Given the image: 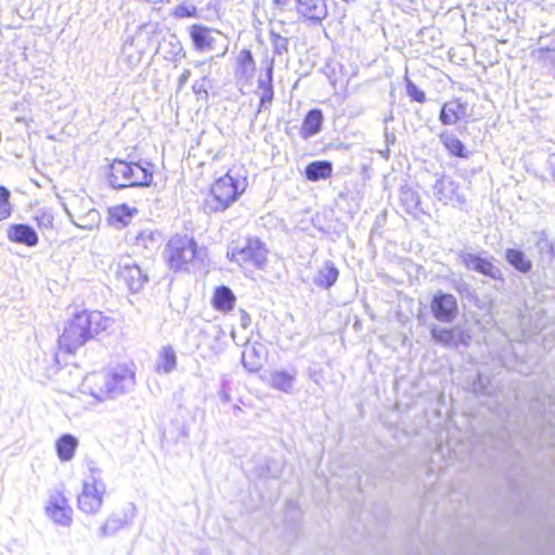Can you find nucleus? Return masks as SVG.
Instances as JSON below:
<instances>
[{"label": "nucleus", "instance_id": "nucleus-19", "mask_svg": "<svg viewBox=\"0 0 555 555\" xmlns=\"http://www.w3.org/2000/svg\"><path fill=\"white\" fill-rule=\"evenodd\" d=\"M235 302L236 297L230 287L222 285L215 288L211 305L217 311L228 313L234 309Z\"/></svg>", "mask_w": 555, "mask_h": 555}, {"label": "nucleus", "instance_id": "nucleus-37", "mask_svg": "<svg viewBox=\"0 0 555 555\" xmlns=\"http://www.w3.org/2000/svg\"><path fill=\"white\" fill-rule=\"evenodd\" d=\"M242 314H243V320H244L246 323H248V322H249V315H248V313H247V312H245V311H242Z\"/></svg>", "mask_w": 555, "mask_h": 555}, {"label": "nucleus", "instance_id": "nucleus-30", "mask_svg": "<svg viewBox=\"0 0 555 555\" xmlns=\"http://www.w3.org/2000/svg\"><path fill=\"white\" fill-rule=\"evenodd\" d=\"M12 212L11 193L8 188L0 185V222L8 220Z\"/></svg>", "mask_w": 555, "mask_h": 555}, {"label": "nucleus", "instance_id": "nucleus-35", "mask_svg": "<svg viewBox=\"0 0 555 555\" xmlns=\"http://www.w3.org/2000/svg\"><path fill=\"white\" fill-rule=\"evenodd\" d=\"M173 14L179 18L192 17L196 15V9L189 5H179L176 8Z\"/></svg>", "mask_w": 555, "mask_h": 555}, {"label": "nucleus", "instance_id": "nucleus-13", "mask_svg": "<svg viewBox=\"0 0 555 555\" xmlns=\"http://www.w3.org/2000/svg\"><path fill=\"white\" fill-rule=\"evenodd\" d=\"M7 236L10 242L27 247H34L39 242L36 231L25 223H13L9 225Z\"/></svg>", "mask_w": 555, "mask_h": 555}, {"label": "nucleus", "instance_id": "nucleus-38", "mask_svg": "<svg viewBox=\"0 0 555 555\" xmlns=\"http://www.w3.org/2000/svg\"><path fill=\"white\" fill-rule=\"evenodd\" d=\"M550 250L552 254H554V246L552 244H550Z\"/></svg>", "mask_w": 555, "mask_h": 555}, {"label": "nucleus", "instance_id": "nucleus-33", "mask_svg": "<svg viewBox=\"0 0 555 555\" xmlns=\"http://www.w3.org/2000/svg\"><path fill=\"white\" fill-rule=\"evenodd\" d=\"M208 89H209V86L207 83L206 77H204L201 81H196L192 86V91L198 100H207L208 99V95H209Z\"/></svg>", "mask_w": 555, "mask_h": 555}, {"label": "nucleus", "instance_id": "nucleus-8", "mask_svg": "<svg viewBox=\"0 0 555 555\" xmlns=\"http://www.w3.org/2000/svg\"><path fill=\"white\" fill-rule=\"evenodd\" d=\"M468 116V104L461 98H451L442 103L439 112V120L443 126H454L466 121Z\"/></svg>", "mask_w": 555, "mask_h": 555}, {"label": "nucleus", "instance_id": "nucleus-29", "mask_svg": "<svg viewBox=\"0 0 555 555\" xmlns=\"http://www.w3.org/2000/svg\"><path fill=\"white\" fill-rule=\"evenodd\" d=\"M259 88L262 90V94L260 96V105L271 104L274 91L272 87V65L268 67L267 70V79L264 81H259Z\"/></svg>", "mask_w": 555, "mask_h": 555}, {"label": "nucleus", "instance_id": "nucleus-11", "mask_svg": "<svg viewBox=\"0 0 555 555\" xmlns=\"http://www.w3.org/2000/svg\"><path fill=\"white\" fill-rule=\"evenodd\" d=\"M267 357L268 349L263 344H247L242 353V363L247 371L257 373L263 367Z\"/></svg>", "mask_w": 555, "mask_h": 555}, {"label": "nucleus", "instance_id": "nucleus-28", "mask_svg": "<svg viewBox=\"0 0 555 555\" xmlns=\"http://www.w3.org/2000/svg\"><path fill=\"white\" fill-rule=\"evenodd\" d=\"M177 364L176 353L172 347L167 346L164 347L159 354V361L157 364V371L169 373L171 372Z\"/></svg>", "mask_w": 555, "mask_h": 555}, {"label": "nucleus", "instance_id": "nucleus-20", "mask_svg": "<svg viewBox=\"0 0 555 555\" xmlns=\"http://www.w3.org/2000/svg\"><path fill=\"white\" fill-rule=\"evenodd\" d=\"M440 142L451 157L467 158L470 155L465 144L452 132L443 131L439 134Z\"/></svg>", "mask_w": 555, "mask_h": 555}, {"label": "nucleus", "instance_id": "nucleus-2", "mask_svg": "<svg viewBox=\"0 0 555 555\" xmlns=\"http://www.w3.org/2000/svg\"><path fill=\"white\" fill-rule=\"evenodd\" d=\"M248 188V178L232 167L210 184L203 207L209 214L222 212L236 203Z\"/></svg>", "mask_w": 555, "mask_h": 555}, {"label": "nucleus", "instance_id": "nucleus-3", "mask_svg": "<svg viewBox=\"0 0 555 555\" xmlns=\"http://www.w3.org/2000/svg\"><path fill=\"white\" fill-rule=\"evenodd\" d=\"M155 167L149 160L114 158L107 166L106 180L114 189L145 188L154 180Z\"/></svg>", "mask_w": 555, "mask_h": 555}, {"label": "nucleus", "instance_id": "nucleus-31", "mask_svg": "<svg viewBox=\"0 0 555 555\" xmlns=\"http://www.w3.org/2000/svg\"><path fill=\"white\" fill-rule=\"evenodd\" d=\"M405 89L408 96L417 103H424L426 101V95L423 90H421L412 80L405 79Z\"/></svg>", "mask_w": 555, "mask_h": 555}, {"label": "nucleus", "instance_id": "nucleus-23", "mask_svg": "<svg viewBox=\"0 0 555 555\" xmlns=\"http://www.w3.org/2000/svg\"><path fill=\"white\" fill-rule=\"evenodd\" d=\"M190 37L194 47L198 50H209L214 48L215 39L212 29L201 24H194L190 27Z\"/></svg>", "mask_w": 555, "mask_h": 555}, {"label": "nucleus", "instance_id": "nucleus-21", "mask_svg": "<svg viewBox=\"0 0 555 555\" xmlns=\"http://www.w3.org/2000/svg\"><path fill=\"white\" fill-rule=\"evenodd\" d=\"M304 176L308 181L318 182L333 176V164L330 160H314L305 167Z\"/></svg>", "mask_w": 555, "mask_h": 555}, {"label": "nucleus", "instance_id": "nucleus-36", "mask_svg": "<svg viewBox=\"0 0 555 555\" xmlns=\"http://www.w3.org/2000/svg\"><path fill=\"white\" fill-rule=\"evenodd\" d=\"M292 0H272V7L274 10L279 12H283Z\"/></svg>", "mask_w": 555, "mask_h": 555}, {"label": "nucleus", "instance_id": "nucleus-10", "mask_svg": "<svg viewBox=\"0 0 555 555\" xmlns=\"http://www.w3.org/2000/svg\"><path fill=\"white\" fill-rule=\"evenodd\" d=\"M267 250L259 242H248L244 247L237 249L233 257L241 267L260 268L266 261Z\"/></svg>", "mask_w": 555, "mask_h": 555}, {"label": "nucleus", "instance_id": "nucleus-5", "mask_svg": "<svg viewBox=\"0 0 555 555\" xmlns=\"http://www.w3.org/2000/svg\"><path fill=\"white\" fill-rule=\"evenodd\" d=\"M429 307L433 317L442 323H452L460 313L456 297L453 294L441 291L436 292L431 296Z\"/></svg>", "mask_w": 555, "mask_h": 555}, {"label": "nucleus", "instance_id": "nucleus-6", "mask_svg": "<svg viewBox=\"0 0 555 555\" xmlns=\"http://www.w3.org/2000/svg\"><path fill=\"white\" fill-rule=\"evenodd\" d=\"M104 493L105 486L101 481L85 482L77 499L78 508L85 514H95L102 506Z\"/></svg>", "mask_w": 555, "mask_h": 555}, {"label": "nucleus", "instance_id": "nucleus-26", "mask_svg": "<svg viewBox=\"0 0 555 555\" xmlns=\"http://www.w3.org/2000/svg\"><path fill=\"white\" fill-rule=\"evenodd\" d=\"M506 261L518 272L528 273L532 269L531 260L524 251L516 248H507L505 251Z\"/></svg>", "mask_w": 555, "mask_h": 555}, {"label": "nucleus", "instance_id": "nucleus-24", "mask_svg": "<svg viewBox=\"0 0 555 555\" xmlns=\"http://www.w3.org/2000/svg\"><path fill=\"white\" fill-rule=\"evenodd\" d=\"M137 211V208L130 207L128 204L113 206L108 210V222L115 227H125Z\"/></svg>", "mask_w": 555, "mask_h": 555}, {"label": "nucleus", "instance_id": "nucleus-25", "mask_svg": "<svg viewBox=\"0 0 555 555\" xmlns=\"http://www.w3.org/2000/svg\"><path fill=\"white\" fill-rule=\"evenodd\" d=\"M77 447L78 440L69 434L61 436L55 442L56 453L62 462L70 461L75 455Z\"/></svg>", "mask_w": 555, "mask_h": 555}, {"label": "nucleus", "instance_id": "nucleus-18", "mask_svg": "<svg viewBox=\"0 0 555 555\" xmlns=\"http://www.w3.org/2000/svg\"><path fill=\"white\" fill-rule=\"evenodd\" d=\"M295 378L294 372L284 369L274 370L270 373L268 384L276 391L291 393L294 389Z\"/></svg>", "mask_w": 555, "mask_h": 555}, {"label": "nucleus", "instance_id": "nucleus-17", "mask_svg": "<svg viewBox=\"0 0 555 555\" xmlns=\"http://www.w3.org/2000/svg\"><path fill=\"white\" fill-rule=\"evenodd\" d=\"M323 120L321 109L312 108L308 111L300 126V137L306 140L318 134L322 130Z\"/></svg>", "mask_w": 555, "mask_h": 555}, {"label": "nucleus", "instance_id": "nucleus-9", "mask_svg": "<svg viewBox=\"0 0 555 555\" xmlns=\"http://www.w3.org/2000/svg\"><path fill=\"white\" fill-rule=\"evenodd\" d=\"M116 278L131 293L139 292L147 282V276L142 272L141 268L132 262L120 263Z\"/></svg>", "mask_w": 555, "mask_h": 555}, {"label": "nucleus", "instance_id": "nucleus-34", "mask_svg": "<svg viewBox=\"0 0 555 555\" xmlns=\"http://www.w3.org/2000/svg\"><path fill=\"white\" fill-rule=\"evenodd\" d=\"M553 52H554V50H552L550 48H540L533 52V56L539 62L554 63L555 57L553 55H551Z\"/></svg>", "mask_w": 555, "mask_h": 555}, {"label": "nucleus", "instance_id": "nucleus-4", "mask_svg": "<svg viewBox=\"0 0 555 555\" xmlns=\"http://www.w3.org/2000/svg\"><path fill=\"white\" fill-rule=\"evenodd\" d=\"M164 257L171 271H189L190 266L198 259L197 244L188 234H175L165 246Z\"/></svg>", "mask_w": 555, "mask_h": 555}, {"label": "nucleus", "instance_id": "nucleus-16", "mask_svg": "<svg viewBox=\"0 0 555 555\" xmlns=\"http://www.w3.org/2000/svg\"><path fill=\"white\" fill-rule=\"evenodd\" d=\"M296 10L302 21L321 22L326 16L322 0H296Z\"/></svg>", "mask_w": 555, "mask_h": 555}, {"label": "nucleus", "instance_id": "nucleus-15", "mask_svg": "<svg viewBox=\"0 0 555 555\" xmlns=\"http://www.w3.org/2000/svg\"><path fill=\"white\" fill-rule=\"evenodd\" d=\"M435 341L443 346H457L459 344L468 345L469 335L463 331L456 333L453 327H433L430 331Z\"/></svg>", "mask_w": 555, "mask_h": 555}, {"label": "nucleus", "instance_id": "nucleus-12", "mask_svg": "<svg viewBox=\"0 0 555 555\" xmlns=\"http://www.w3.org/2000/svg\"><path fill=\"white\" fill-rule=\"evenodd\" d=\"M435 191L440 202L449 203H465V195L461 191L460 184L449 178H441L435 184Z\"/></svg>", "mask_w": 555, "mask_h": 555}, {"label": "nucleus", "instance_id": "nucleus-1", "mask_svg": "<svg viewBox=\"0 0 555 555\" xmlns=\"http://www.w3.org/2000/svg\"><path fill=\"white\" fill-rule=\"evenodd\" d=\"M112 320L98 310L76 312L66 323L59 337L60 348L72 353L87 341L111 328Z\"/></svg>", "mask_w": 555, "mask_h": 555}, {"label": "nucleus", "instance_id": "nucleus-32", "mask_svg": "<svg viewBox=\"0 0 555 555\" xmlns=\"http://www.w3.org/2000/svg\"><path fill=\"white\" fill-rule=\"evenodd\" d=\"M35 222L40 230H51L54 227V218L50 211L42 210L35 216Z\"/></svg>", "mask_w": 555, "mask_h": 555}, {"label": "nucleus", "instance_id": "nucleus-22", "mask_svg": "<svg viewBox=\"0 0 555 555\" xmlns=\"http://www.w3.org/2000/svg\"><path fill=\"white\" fill-rule=\"evenodd\" d=\"M338 278L339 269L334 262L326 260L323 262L322 267L318 269L314 283L321 288L328 289L337 282Z\"/></svg>", "mask_w": 555, "mask_h": 555}, {"label": "nucleus", "instance_id": "nucleus-27", "mask_svg": "<svg viewBox=\"0 0 555 555\" xmlns=\"http://www.w3.org/2000/svg\"><path fill=\"white\" fill-rule=\"evenodd\" d=\"M237 72L243 78H250L256 67L255 59L250 50L242 49L236 59Z\"/></svg>", "mask_w": 555, "mask_h": 555}, {"label": "nucleus", "instance_id": "nucleus-7", "mask_svg": "<svg viewBox=\"0 0 555 555\" xmlns=\"http://www.w3.org/2000/svg\"><path fill=\"white\" fill-rule=\"evenodd\" d=\"M46 514L55 524L68 526L72 522L73 509L64 492H53L46 505Z\"/></svg>", "mask_w": 555, "mask_h": 555}, {"label": "nucleus", "instance_id": "nucleus-14", "mask_svg": "<svg viewBox=\"0 0 555 555\" xmlns=\"http://www.w3.org/2000/svg\"><path fill=\"white\" fill-rule=\"evenodd\" d=\"M461 262L469 271H476L485 276L495 279L498 270L488 258L473 253H464L461 255Z\"/></svg>", "mask_w": 555, "mask_h": 555}]
</instances>
